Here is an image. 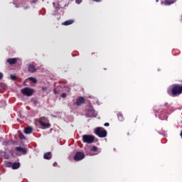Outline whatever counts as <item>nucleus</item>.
<instances>
[{
    "mask_svg": "<svg viewBox=\"0 0 182 182\" xmlns=\"http://www.w3.org/2000/svg\"><path fill=\"white\" fill-rule=\"evenodd\" d=\"M10 79H11V80H16V75H10Z\"/></svg>",
    "mask_w": 182,
    "mask_h": 182,
    "instance_id": "obj_19",
    "label": "nucleus"
},
{
    "mask_svg": "<svg viewBox=\"0 0 182 182\" xmlns=\"http://www.w3.org/2000/svg\"><path fill=\"white\" fill-rule=\"evenodd\" d=\"M85 159V154L81 151H78L74 156V160L75 161H80V160H83Z\"/></svg>",
    "mask_w": 182,
    "mask_h": 182,
    "instance_id": "obj_5",
    "label": "nucleus"
},
{
    "mask_svg": "<svg viewBox=\"0 0 182 182\" xmlns=\"http://www.w3.org/2000/svg\"><path fill=\"white\" fill-rule=\"evenodd\" d=\"M21 167V164L19 162L13 163L11 168L13 170H16Z\"/></svg>",
    "mask_w": 182,
    "mask_h": 182,
    "instance_id": "obj_11",
    "label": "nucleus"
},
{
    "mask_svg": "<svg viewBox=\"0 0 182 182\" xmlns=\"http://www.w3.org/2000/svg\"><path fill=\"white\" fill-rule=\"evenodd\" d=\"M83 143H87V144H92L95 141V136L93 135H82Z\"/></svg>",
    "mask_w": 182,
    "mask_h": 182,
    "instance_id": "obj_2",
    "label": "nucleus"
},
{
    "mask_svg": "<svg viewBox=\"0 0 182 182\" xmlns=\"http://www.w3.org/2000/svg\"><path fill=\"white\" fill-rule=\"evenodd\" d=\"M7 63H9V65H15L16 64V62H18V58H8L6 60Z\"/></svg>",
    "mask_w": 182,
    "mask_h": 182,
    "instance_id": "obj_9",
    "label": "nucleus"
},
{
    "mask_svg": "<svg viewBox=\"0 0 182 182\" xmlns=\"http://www.w3.org/2000/svg\"><path fill=\"white\" fill-rule=\"evenodd\" d=\"M95 134L98 136V137L103 139L106 137V136H107V131H106V129H104L102 127H97L95 129Z\"/></svg>",
    "mask_w": 182,
    "mask_h": 182,
    "instance_id": "obj_1",
    "label": "nucleus"
},
{
    "mask_svg": "<svg viewBox=\"0 0 182 182\" xmlns=\"http://www.w3.org/2000/svg\"><path fill=\"white\" fill-rule=\"evenodd\" d=\"M104 126H105L106 127H108V126H110V124H109V122L105 123Z\"/></svg>",
    "mask_w": 182,
    "mask_h": 182,
    "instance_id": "obj_26",
    "label": "nucleus"
},
{
    "mask_svg": "<svg viewBox=\"0 0 182 182\" xmlns=\"http://www.w3.org/2000/svg\"><path fill=\"white\" fill-rule=\"evenodd\" d=\"M32 127H28L27 128H25L24 133L25 134H31L32 133Z\"/></svg>",
    "mask_w": 182,
    "mask_h": 182,
    "instance_id": "obj_12",
    "label": "nucleus"
},
{
    "mask_svg": "<svg viewBox=\"0 0 182 182\" xmlns=\"http://www.w3.org/2000/svg\"><path fill=\"white\" fill-rule=\"evenodd\" d=\"M93 2H102V0H92Z\"/></svg>",
    "mask_w": 182,
    "mask_h": 182,
    "instance_id": "obj_28",
    "label": "nucleus"
},
{
    "mask_svg": "<svg viewBox=\"0 0 182 182\" xmlns=\"http://www.w3.org/2000/svg\"><path fill=\"white\" fill-rule=\"evenodd\" d=\"M46 120H48L46 117H41L40 118L39 124L41 127H43L44 129H49L50 127V124L46 123L45 122H46Z\"/></svg>",
    "mask_w": 182,
    "mask_h": 182,
    "instance_id": "obj_4",
    "label": "nucleus"
},
{
    "mask_svg": "<svg viewBox=\"0 0 182 182\" xmlns=\"http://www.w3.org/2000/svg\"><path fill=\"white\" fill-rule=\"evenodd\" d=\"M16 151H19L20 153H22L23 154H26V149L22 148V146H17L16 147Z\"/></svg>",
    "mask_w": 182,
    "mask_h": 182,
    "instance_id": "obj_10",
    "label": "nucleus"
},
{
    "mask_svg": "<svg viewBox=\"0 0 182 182\" xmlns=\"http://www.w3.org/2000/svg\"><path fill=\"white\" fill-rule=\"evenodd\" d=\"M43 158L45 160H50L52 159V155H50V152H47L44 154Z\"/></svg>",
    "mask_w": 182,
    "mask_h": 182,
    "instance_id": "obj_14",
    "label": "nucleus"
},
{
    "mask_svg": "<svg viewBox=\"0 0 182 182\" xmlns=\"http://www.w3.org/2000/svg\"><path fill=\"white\" fill-rule=\"evenodd\" d=\"M28 80H30V82H33V83H37V82H38L36 78L33 77H28Z\"/></svg>",
    "mask_w": 182,
    "mask_h": 182,
    "instance_id": "obj_17",
    "label": "nucleus"
},
{
    "mask_svg": "<svg viewBox=\"0 0 182 182\" xmlns=\"http://www.w3.org/2000/svg\"><path fill=\"white\" fill-rule=\"evenodd\" d=\"M117 117L119 122H123V120H124V117H123V114L122 113H118Z\"/></svg>",
    "mask_w": 182,
    "mask_h": 182,
    "instance_id": "obj_16",
    "label": "nucleus"
},
{
    "mask_svg": "<svg viewBox=\"0 0 182 182\" xmlns=\"http://www.w3.org/2000/svg\"><path fill=\"white\" fill-rule=\"evenodd\" d=\"M53 92H54L55 95H58V93H59V92H58V90H56V88H55L53 90Z\"/></svg>",
    "mask_w": 182,
    "mask_h": 182,
    "instance_id": "obj_25",
    "label": "nucleus"
},
{
    "mask_svg": "<svg viewBox=\"0 0 182 182\" xmlns=\"http://www.w3.org/2000/svg\"><path fill=\"white\" fill-rule=\"evenodd\" d=\"M28 71L30 73H35L36 72V67L33 64H28Z\"/></svg>",
    "mask_w": 182,
    "mask_h": 182,
    "instance_id": "obj_8",
    "label": "nucleus"
},
{
    "mask_svg": "<svg viewBox=\"0 0 182 182\" xmlns=\"http://www.w3.org/2000/svg\"><path fill=\"white\" fill-rule=\"evenodd\" d=\"M165 107H167V108L170 107V104H168V102H166Z\"/></svg>",
    "mask_w": 182,
    "mask_h": 182,
    "instance_id": "obj_22",
    "label": "nucleus"
},
{
    "mask_svg": "<svg viewBox=\"0 0 182 182\" xmlns=\"http://www.w3.org/2000/svg\"><path fill=\"white\" fill-rule=\"evenodd\" d=\"M177 0H165L164 4L165 5H171L174 4Z\"/></svg>",
    "mask_w": 182,
    "mask_h": 182,
    "instance_id": "obj_15",
    "label": "nucleus"
},
{
    "mask_svg": "<svg viewBox=\"0 0 182 182\" xmlns=\"http://www.w3.org/2000/svg\"><path fill=\"white\" fill-rule=\"evenodd\" d=\"M36 2H38V0H33L32 1V4H36Z\"/></svg>",
    "mask_w": 182,
    "mask_h": 182,
    "instance_id": "obj_29",
    "label": "nucleus"
},
{
    "mask_svg": "<svg viewBox=\"0 0 182 182\" xmlns=\"http://www.w3.org/2000/svg\"><path fill=\"white\" fill-rule=\"evenodd\" d=\"M85 102H86L85 98L83 97H80L78 99H77L75 105L77 106H82V105H84Z\"/></svg>",
    "mask_w": 182,
    "mask_h": 182,
    "instance_id": "obj_7",
    "label": "nucleus"
},
{
    "mask_svg": "<svg viewBox=\"0 0 182 182\" xmlns=\"http://www.w3.org/2000/svg\"><path fill=\"white\" fill-rule=\"evenodd\" d=\"M6 165L7 167H11L12 168L13 163L12 162H7Z\"/></svg>",
    "mask_w": 182,
    "mask_h": 182,
    "instance_id": "obj_21",
    "label": "nucleus"
},
{
    "mask_svg": "<svg viewBox=\"0 0 182 182\" xmlns=\"http://www.w3.org/2000/svg\"><path fill=\"white\" fill-rule=\"evenodd\" d=\"M66 93H65V92H63V93H62V95H61V97H63V98H65V97H66Z\"/></svg>",
    "mask_w": 182,
    "mask_h": 182,
    "instance_id": "obj_23",
    "label": "nucleus"
},
{
    "mask_svg": "<svg viewBox=\"0 0 182 182\" xmlns=\"http://www.w3.org/2000/svg\"><path fill=\"white\" fill-rule=\"evenodd\" d=\"M86 117H93L95 116V109L90 107L86 110L85 113Z\"/></svg>",
    "mask_w": 182,
    "mask_h": 182,
    "instance_id": "obj_6",
    "label": "nucleus"
},
{
    "mask_svg": "<svg viewBox=\"0 0 182 182\" xmlns=\"http://www.w3.org/2000/svg\"><path fill=\"white\" fill-rule=\"evenodd\" d=\"M82 0H75V2L79 4H82Z\"/></svg>",
    "mask_w": 182,
    "mask_h": 182,
    "instance_id": "obj_24",
    "label": "nucleus"
},
{
    "mask_svg": "<svg viewBox=\"0 0 182 182\" xmlns=\"http://www.w3.org/2000/svg\"><path fill=\"white\" fill-rule=\"evenodd\" d=\"M22 95H24V96L31 97L32 95H33V89L30 87H24L21 90Z\"/></svg>",
    "mask_w": 182,
    "mask_h": 182,
    "instance_id": "obj_3",
    "label": "nucleus"
},
{
    "mask_svg": "<svg viewBox=\"0 0 182 182\" xmlns=\"http://www.w3.org/2000/svg\"><path fill=\"white\" fill-rule=\"evenodd\" d=\"M74 22H75L74 20H68L63 23L62 25H64V26H68L69 25H72V23H73Z\"/></svg>",
    "mask_w": 182,
    "mask_h": 182,
    "instance_id": "obj_13",
    "label": "nucleus"
},
{
    "mask_svg": "<svg viewBox=\"0 0 182 182\" xmlns=\"http://www.w3.org/2000/svg\"><path fill=\"white\" fill-rule=\"evenodd\" d=\"M91 151H97V146H94L91 149Z\"/></svg>",
    "mask_w": 182,
    "mask_h": 182,
    "instance_id": "obj_20",
    "label": "nucleus"
},
{
    "mask_svg": "<svg viewBox=\"0 0 182 182\" xmlns=\"http://www.w3.org/2000/svg\"><path fill=\"white\" fill-rule=\"evenodd\" d=\"M2 77H4V74H2V73H0V80L2 79Z\"/></svg>",
    "mask_w": 182,
    "mask_h": 182,
    "instance_id": "obj_27",
    "label": "nucleus"
},
{
    "mask_svg": "<svg viewBox=\"0 0 182 182\" xmlns=\"http://www.w3.org/2000/svg\"><path fill=\"white\" fill-rule=\"evenodd\" d=\"M18 136H19V138L21 139V140H24L25 135H23V134H22V132H18Z\"/></svg>",
    "mask_w": 182,
    "mask_h": 182,
    "instance_id": "obj_18",
    "label": "nucleus"
}]
</instances>
